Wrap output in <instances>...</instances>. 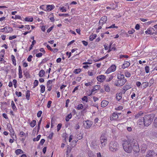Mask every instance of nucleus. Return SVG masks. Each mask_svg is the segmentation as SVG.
I'll return each mask as SVG.
<instances>
[{
    "label": "nucleus",
    "instance_id": "f257e3e1",
    "mask_svg": "<svg viewBox=\"0 0 157 157\" xmlns=\"http://www.w3.org/2000/svg\"><path fill=\"white\" fill-rule=\"evenodd\" d=\"M122 145L124 150L127 153H131L133 150L135 152L140 151L139 145L136 141L124 139L122 140Z\"/></svg>",
    "mask_w": 157,
    "mask_h": 157
},
{
    "label": "nucleus",
    "instance_id": "f03ea898",
    "mask_svg": "<svg viewBox=\"0 0 157 157\" xmlns=\"http://www.w3.org/2000/svg\"><path fill=\"white\" fill-rule=\"evenodd\" d=\"M117 80L114 83V85L117 86H121L124 85L127 82L124 75L121 74H118L117 76Z\"/></svg>",
    "mask_w": 157,
    "mask_h": 157
},
{
    "label": "nucleus",
    "instance_id": "7ed1b4c3",
    "mask_svg": "<svg viewBox=\"0 0 157 157\" xmlns=\"http://www.w3.org/2000/svg\"><path fill=\"white\" fill-rule=\"evenodd\" d=\"M154 117V115L152 114L145 115L143 117L144 126H149L153 121Z\"/></svg>",
    "mask_w": 157,
    "mask_h": 157
},
{
    "label": "nucleus",
    "instance_id": "20e7f679",
    "mask_svg": "<svg viewBox=\"0 0 157 157\" xmlns=\"http://www.w3.org/2000/svg\"><path fill=\"white\" fill-rule=\"evenodd\" d=\"M109 147L111 151L115 152L119 150L120 145L117 141L113 140L110 141L109 144Z\"/></svg>",
    "mask_w": 157,
    "mask_h": 157
},
{
    "label": "nucleus",
    "instance_id": "39448f33",
    "mask_svg": "<svg viewBox=\"0 0 157 157\" xmlns=\"http://www.w3.org/2000/svg\"><path fill=\"white\" fill-rule=\"evenodd\" d=\"M107 21V17L106 16H104L101 18L99 22L98 27L96 29L97 32H99V30L102 28L103 25L106 23Z\"/></svg>",
    "mask_w": 157,
    "mask_h": 157
},
{
    "label": "nucleus",
    "instance_id": "423d86ee",
    "mask_svg": "<svg viewBox=\"0 0 157 157\" xmlns=\"http://www.w3.org/2000/svg\"><path fill=\"white\" fill-rule=\"evenodd\" d=\"M7 128L8 130L10 133V135L11 137L13 136H15L17 138V136L15 134V132L14 130L13 129L11 124L10 123H8L7 124Z\"/></svg>",
    "mask_w": 157,
    "mask_h": 157
},
{
    "label": "nucleus",
    "instance_id": "0eeeda50",
    "mask_svg": "<svg viewBox=\"0 0 157 157\" xmlns=\"http://www.w3.org/2000/svg\"><path fill=\"white\" fill-rule=\"evenodd\" d=\"M107 140V138L104 135H101L100 138V141L102 147H104L105 146Z\"/></svg>",
    "mask_w": 157,
    "mask_h": 157
},
{
    "label": "nucleus",
    "instance_id": "6e6552de",
    "mask_svg": "<svg viewBox=\"0 0 157 157\" xmlns=\"http://www.w3.org/2000/svg\"><path fill=\"white\" fill-rule=\"evenodd\" d=\"M117 67L115 64H112L106 70L105 74H108L109 73L114 72L116 69Z\"/></svg>",
    "mask_w": 157,
    "mask_h": 157
},
{
    "label": "nucleus",
    "instance_id": "1a4fd4ad",
    "mask_svg": "<svg viewBox=\"0 0 157 157\" xmlns=\"http://www.w3.org/2000/svg\"><path fill=\"white\" fill-rule=\"evenodd\" d=\"M13 30V28L9 26H6L0 29V32L3 33H10Z\"/></svg>",
    "mask_w": 157,
    "mask_h": 157
},
{
    "label": "nucleus",
    "instance_id": "9d476101",
    "mask_svg": "<svg viewBox=\"0 0 157 157\" xmlns=\"http://www.w3.org/2000/svg\"><path fill=\"white\" fill-rule=\"evenodd\" d=\"M93 124L92 122L90 121L87 120L83 121V124L84 128L88 129L90 128Z\"/></svg>",
    "mask_w": 157,
    "mask_h": 157
},
{
    "label": "nucleus",
    "instance_id": "9b49d317",
    "mask_svg": "<svg viewBox=\"0 0 157 157\" xmlns=\"http://www.w3.org/2000/svg\"><path fill=\"white\" fill-rule=\"evenodd\" d=\"M157 155V153L152 150H149L147 152L146 157H154L155 155Z\"/></svg>",
    "mask_w": 157,
    "mask_h": 157
},
{
    "label": "nucleus",
    "instance_id": "f8f14e48",
    "mask_svg": "<svg viewBox=\"0 0 157 157\" xmlns=\"http://www.w3.org/2000/svg\"><path fill=\"white\" fill-rule=\"evenodd\" d=\"M100 86L99 85L94 86L91 91V94H94L97 92V91L100 89Z\"/></svg>",
    "mask_w": 157,
    "mask_h": 157
},
{
    "label": "nucleus",
    "instance_id": "ddd939ff",
    "mask_svg": "<svg viewBox=\"0 0 157 157\" xmlns=\"http://www.w3.org/2000/svg\"><path fill=\"white\" fill-rule=\"evenodd\" d=\"M106 77L104 75H98L97 77V80L101 82H103L105 79Z\"/></svg>",
    "mask_w": 157,
    "mask_h": 157
},
{
    "label": "nucleus",
    "instance_id": "4468645a",
    "mask_svg": "<svg viewBox=\"0 0 157 157\" xmlns=\"http://www.w3.org/2000/svg\"><path fill=\"white\" fill-rule=\"evenodd\" d=\"M118 118V116L116 112H114L110 117V119L111 121H116Z\"/></svg>",
    "mask_w": 157,
    "mask_h": 157
},
{
    "label": "nucleus",
    "instance_id": "2eb2a0df",
    "mask_svg": "<svg viewBox=\"0 0 157 157\" xmlns=\"http://www.w3.org/2000/svg\"><path fill=\"white\" fill-rule=\"evenodd\" d=\"M116 50V44H113V43L111 42L109 44L108 52H109L112 51H115Z\"/></svg>",
    "mask_w": 157,
    "mask_h": 157
},
{
    "label": "nucleus",
    "instance_id": "dca6fc26",
    "mask_svg": "<svg viewBox=\"0 0 157 157\" xmlns=\"http://www.w3.org/2000/svg\"><path fill=\"white\" fill-rule=\"evenodd\" d=\"M83 135L81 133H80L77 135L76 137V140H73L72 141V142L73 143H75L76 144L79 140H81L83 138ZM75 145H76V144L74 145V146H75Z\"/></svg>",
    "mask_w": 157,
    "mask_h": 157
},
{
    "label": "nucleus",
    "instance_id": "f3484780",
    "mask_svg": "<svg viewBox=\"0 0 157 157\" xmlns=\"http://www.w3.org/2000/svg\"><path fill=\"white\" fill-rule=\"evenodd\" d=\"M55 8L53 5H46V11L49 12L53 10Z\"/></svg>",
    "mask_w": 157,
    "mask_h": 157
},
{
    "label": "nucleus",
    "instance_id": "a211bd4d",
    "mask_svg": "<svg viewBox=\"0 0 157 157\" xmlns=\"http://www.w3.org/2000/svg\"><path fill=\"white\" fill-rule=\"evenodd\" d=\"M130 65V63L128 61H124V63L122 65V67L123 69H125L128 67Z\"/></svg>",
    "mask_w": 157,
    "mask_h": 157
},
{
    "label": "nucleus",
    "instance_id": "6ab92c4d",
    "mask_svg": "<svg viewBox=\"0 0 157 157\" xmlns=\"http://www.w3.org/2000/svg\"><path fill=\"white\" fill-rule=\"evenodd\" d=\"M109 104V101L105 100H103L101 103V106L102 107H106Z\"/></svg>",
    "mask_w": 157,
    "mask_h": 157
},
{
    "label": "nucleus",
    "instance_id": "aec40b11",
    "mask_svg": "<svg viewBox=\"0 0 157 157\" xmlns=\"http://www.w3.org/2000/svg\"><path fill=\"white\" fill-rule=\"evenodd\" d=\"M140 148L141 151L144 152L147 148V145L146 144L143 143L142 144Z\"/></svg>",
    "mask_w": 157,
    "mask_h": 157
},
{
    "label": "nucleus",
    "instance_id": "412c9836",
    "mask_svg": "<svg viewBox=\"0 0 157 157\" xmlns=\"http://www.w3.org/2000/svg\"><path fill=\"white\" fill-rule=\"evenodd\" d=\"M18 75L19 78H22L23 76L22 75V70L21 69V67L20 66H19L18 67Z\"/></svg>",
    "mask_w": 157,
    "mask_h": 157
},
{
    "label": "nucleus",
    "instance_id": "4be33fe9",
    "mask_svg": "<svg viewBox=\"0 0 157 157\" xmlns=\"http://www.w3.org/2000/svg\"><path fill=\"white\" fill-rule=\"evenodd\" d=\"M132 87V86L131 85H126L124 86L123 88V90L124 92H125L127 90L130 89Z\"/></svg>",
    "mask_w": 157,
    "mask_h": 157
},
{
    "label": "nucleus",
    "instance_id": "5701e85b",
    "mask_svg": "<svg viewBox=\"0 0 157 157\" xmlns=\"http://www.w3.org/2000/svg\"><path fill=\"white\" fill-rule=\"evenodd\" d=\"M11 106L14 112L17 111V109L13 101H11Z\"/></svg>",
    "mask_w": 157,
    "mask_h": 157
},
{
    "label": "nucleus",
    "instance_id": "b1692460",
    "mask_svg": "<svg viewBox=\"0 0 157 157\" xmlns=\"http://www.w3.org/2000/svg\"><path fill=\"white\" fill-rule=\"evenodd\" d=\"M154 30L153 28H149L145 32V33L146 34H151L152 33V31Z\"/></svg>",
    "mask_w": 157,
    "mask_h": 157
},
{
    "label": "nucleus",
    "instance_id": "393cba45",
    "mask_svg": "<svg viewBox=\"0 0 157 157\" xmlns=\"http://www.w3.org/2000/svg\"><path fill=\"white\" fill-rule=\"evenodd\" d=\"M11 57L13 64L14 66H16L17 65L16 60L14 56L13 55H11Z\"/></svg>",
    "mask_w": 157,
    "mask_h": 157
},
{
    "label": "nucleus",
    "instance_id": "a878e982",
    "mask_svg": "<svg viewBox=\"0 0 157 157\" xmlns=\"http://www.w3.org/2000/svg\"><path fill=\"white\" fill-rule=\"evenodd\" d=\"M137 123L139 125H144V121L143 117H141V118L139 119L137 121Z\"/></svg>",
    "mask_w": 157,
    "mask_h": 157
},
{
    "label": "nucleus",
    "instance_id": "bb28decb",
    "mask_svg": "<svg viewBox=\"0 0 157 157\" xmlns=\"http://www.w3.org/2000/svg\"><path fill=\"white\" fill-rule=\"evenodd\" d=\"M25 21L32 22L33 21V18L32 17H26L24 19Z\"/></svg>",
    "mask_w": 157,
    "mask_h": 157
},
{
    "label": "nucleus",
    "instance_id": "cd10ccee",
    "mask_svg": "<svg viewBox=\"0 0 157 157\" xmlns=\"http://www.w3.org/2000/svg\"><path fill=\"white\" fill-rule=\"evenodd\" d=\"M24 153V151L22 150L21 149H17L15 150V153L16 154L18 155L20 154H22Z\"/></svg>",
    "mask_w": 157,
    "mask_h": 157
},
{
    "label": "nucleus",
    "instance_id": "c85d7f7f",
    "mask_svg": "<svg viewBox=\"0 0 157 157\" xmlns=\"http://www.w3.org/2000/svg\"><path fill=\"white\" fill-rule=\"evenodd\" d=\"M4 55H0V62L1 63H3L5 64V63L6 62V61L4 60Z\"/></svg>",
    "mask_w": 157,
    "mask_h": 157
},
{
    "label": "nucleus",
    "instance_id": "c756f323",
    "mask_svg": "<svg viewBox=\"0 0 157 157\" xmlns=\"http://www.w3.org/2000/svg\"><path fill=\"white\" fill-rule=\"evenodd\" d=\"M122 94L121 93H117L116 94V99L118 101L120 100L122 98Z\"/></svg>",
    "mask_w": 157,
    "mask_h": 157
},
{
    "label": "nucleus",
    "instance_id": "7c9ffc66",
    "mask_svg": "<svg viewBox=\"0 0 157 157\" xmlns=\"http://www.w3.org/2000/svg\"><path fill=\"white\" fill-rule=\"evenodd\" d=\"M29 124L31 127L33 128L36 124V121L35 120H33L29 123Z\"/></svg>",
    "mask_w": 157,
    "mask_h": 157
},
{
    "label": "nucleus",
    "instance_id": "2f4dec72",
    "mask_svg": "<svg viewBox=\"0 0 157 157\" xmlns=\"http://www.w3.org/2000/svg\"><path fill=\"white\" fill-rule=\"evenodd\" d=\"M144 114V113L142 111L136 114L135 116V118L136 119H137L139 118L140 117V116H141L143 114Z\"/></svg>",
    "mask_w": 157,
    "mask_h": 157
},
{
    "label": "nucleus",
    "instance_id": "473e14b6",
    "mask_svg": "<svg viewBox=\"0 0 157 157\" xmlns=\"http://www.w3.org/2000/svg\"><path fill=\"white\" fill-rule=\"evenodd\" d=\"M30 94L29 90H27L25 93V97L26 99L29 101L30 99Z\"/></svg>",
    "mask_w": 157,
    "mask_h": 157
},
{
    "label": "nucleus",
    "instance_id": "72a5a7b5",
    "mask_svg": "<svg viewBox=\"0 0 157 157\" xmlns=\"http://www.w3.org/2000/svg\"><path fill=\"white\" fill-rule=\"evenodd\" d=\"M45 74V71L42 70H41L40 71L38 74V75L40 77H44V74Z\"/></svg>",
    "mask_w": 157,
    "mask_h": 157
},
{
    "label": "nucleus",
    "instance_id": "f704fd0d",
    "mask_svg": "<svg viewBox=\"0 0 157 157\" xmlns=\"http://www.w3.org/2000/svg\"><path fill=\"white\" fill-rule=\"evenodd\" d=\"M55 81V79L54 78L52 80H49L48 81L47 83V85H52L53 82H54Z\"/></svg>",
    "mask_w": 157,
    "mask_h": 157
},
{
    "label": "nucleus",
    "instance_id": "c9c22d12",
    "mask_svg": "<svg viewBox=\"0 0 157 157\" xmlns=\"http://www.w3.org/2000/svg\"><path fill=\"white\" fill-rule=\"evenodd\" d=\"M96 36L97 35L96 34L92 33L90 36V40L92 41L96 38Z\"/></svg>",
    "mask_w": 157,
    "mask_h": 157
},
{
    "label": "nucleus",
    "instance_id": "e433bc0d",
    "mask_svg": "<svg viewBox=\"0 0 157 157\" xmlns=\"http://www.w3.org/2000/svg\"><path fill=\"white\" fill-rule=\"evenodd\" d=\"M93 81H91L87 82H85L84 84L86 86H92L93 85Z\"/></svg>",
    "mask_w": 157,
    "mask_h": 157
},
{
    "label": "nucleus",
    "instance_id": "4c0bfd02",
    "mask_svg": "<svg viewBox=\"0 0 157 157\" xmlns=\"http://www.w3.org/2000/svg\"><path fill=\"white\" fill-rule=\"evenodd\" d=\"M72 117V114L70 113L68 114L67 116L66 117L65 120L66 121L68 122L69 121V120L71 119Z\"/></svg>",
    "mask_w": 157,
    "mask_h": 157
},
{
    "label": "nucleus",
    "instance_id": "58836bf2",
    "mask_svg": "<svg viewBox=\"0 0 157 157\" xmlns=\"http://www.w3.org/2000/svg\"><path fill=\"white\" fill-rule=\"evenodd\" d=\"M40 91L41 93H43L45 91V86L43 85H41L40 86Z\"/></svg>",
    "mask_w": 157,
    "mask_h": 157
},
{
    "label": "nucleus",
    "instance_id": "ea45409f",
    "mask_svg": "<svg viewBox=\"0 0 157 157\" xmlns=\"http://www.w3.org/2000/svg\"><path fill=\"white\" fill-rule=\"evenodd\" d=\"M82 71L81 69L80 68H78L75 69L73 71V73L75 74H78L80 73Z\"/></svg>",
    "mask_w": 157,
    "mask_h": 157
},
{
    "label": "nucleus",
    "instance_id": "a19ab883",
    "mask_svg": "<svg viewBox=\"0 0 157 157\" xmlns=\"http://www.w3.org/2000/svg\"><path fill=\"white\" fill-rule=\"evenodd\" d=\"M142 86L144 88H146L148 86H149V83L147 82H144L142 84Z\"/></svg>",
    "mask_w": 157,
    "mask_h": 157
},
{
    "label": "nucleus",
    "instance_id": "79ce46f5",
    "mask_svg": "<svg viewBox=\"0 0 157 157\" xmlns=\"http://www.w3.org/2000/svg\"><path fill=\"white\" fill-rule=\"evenodd\" d=\"M42 117H41L40 120H39L38 122V125H37V132H38L40 129V126L41 124V121H42Z\"/></svg>",
    "mask_w": 157,
    "mask_h": 157
},
{
    "label": "nucleus",
    "instance_id": "37998d69",
    "mask_svg": "<svg viewBox=\"0 0 157 157\" xmlns=\"http://www.w3.org/2000/svg\"><path fill=\"white\" fill-rule=\"evenodd\" d=\"M104 87L106 92H109L110 91V87L108 85H105L104 86Z\"/></svg>",
    "mask_w": 157,
    "mask_h": 157
},
{
    "label": "nucleus",
    "instance_id": "c03bdc74",
    "mask_svg": "<svg viewBox=\"0 0 157 157\" xmlns=\"http://www.w3.org/2000/svg\"><path fill=\"white\" fill-rule=\"evenodd\" d=\"M84 105L83 104H81L78 105L76 108V109L78 110H81L83 109Z\"/></svg>",
    "mask_w": 157,
    "mask_h": 157
},
{
    "label": "nucleus",
    "instance_id": "a18cd8bd",
    "mask_svg": "<svg viewBox=\"0 0 157 157\" xmlns=\"http://www.w3.org/2000/svg\"><path fill=\"white\" fill-rule=\"evenodd\" d=\"M124 74L125 76L126 77L129 78L131 76V73L127 71H125Z\"/></svg>",
    "mask_w": 157,
    "mask_h": 157
},
{
    "label": "nucleus",
    "instance_id": "49530a36",
    "mask_svg": "<svg viewBox=\"0 0 157 157\" xmlns=\"http://www.w3.org/2000/svg\"><path fill=\"white\" fill-rule=\"evenodd\" d=\"M88 155L89 157H96L93 152L91 151L88 152Z\"/></svg>",
    "mask_w": 157,
    "mask_h": 157
},
{
    "label": "nucleus",
    "instance_id": "de8ad7c7",
    "mask_svg": "<svg viewBox=\"0 0 157 157\" xmlns=\"http://www.w3.org/2000/svg\"><path fill=\"white\" fill-rule=\"evenodd\" d=\"M11 18L12 19H21V16L20 15H15V17L12 16L11 17Z\"/></svg>",
    "mask_w": 157,
    "mask_h": 157
},
{
    "label": "nucleus",
    "instance_id": "09e8293b",
    "mask_svg": "<svg viewBox=\"0 0 157 157\" xmlns=\"http://www.w3.org/2000/svg\"><path fill=\"white\" fill-rule=\"evenodd\" d=\"M117 28L118 27L116 26L115 24H113L112 25H111V26L108 27H106L105 28L106 29H111V28Z\"/></svg>",
    "mask_w": 157,
    "mask_h": 157
},
{
    "label": "nucleus",
    "instance_id": "8fccbe9b",
    "mask_svg": "<svg viewBox=\"0 0 157 157\" xmlns=\"http://www.w3.org/2000/svg\"><path fill=\"white\" fill-rule=\"evenodd\" d=\"M41 137V135H38L36 138H34L33 139V140L34 142L37 141L39 140Z\"/></svg>",
    "mask_w": 157,
    "mask_h": 157
},
{
    "label": "nucleus",
    "instance_id": "3c124183",
    "mask_svg": "<svg viewBox=\"0 0 157 157\" xmlns=\"http://www.w3.org/2000/svg\"><path fill=\"white\" fill-rule=\"evenodd\" d=\"M82 100L83 101H85L86 102H88V97L86 96H84L83 97H82Z\"/></svg>",
    "mask_w": 157,
    "mask_h": 157
},
{
    "label": "nucleus",
    "instance_id": "603ef678",
    "mask_svg": "<svg viewBox=\"0 0 157 157\" xmlns=\"http://www.w3.org/2000/svg\"><path fill=\"white\" fill-rule=\"evenodd\" d=\"M154 80L153 78H151L148 83H149V87L151 86L154 83Z\"/></svg>",
    "mask_w": 157,
    "mask_h": 157
},
{
    "label": "nucleus",
    "instance_id": "864d4df0",
    "mask_svg": "<svg viewBox=\"0 0 157 157\" xmlns=\"http://www.w3.org/2000/svg\"><path fill=\"white\" fill-rule=\"evenodd\" d=\"M39 82L37 80H35L33 83L34 87H36L38 85Z\"/></svg>",
    "mask_w": 157,
    "mask_h": 157
},
{
    "label": "nucleus",
    "instance_id": "5fc2aeb1",
    "mask_svg": "<svg viewBox=\"0 0 157 157\" xmlns=\"http://www.w3.org/2000/svg\"><path fill=\"white\" fill-rule=\"evenodd\" d=\"M62 124L61 123H59L58 124L57 126V132H59L62 126Z\"/></svg>",
    "mask_w": 157,
    "mask_h": 157
},
{
    "label": "nucleus",
    "instance_id": "6e6d98bb",
    "mask_svg": "<svg viewBox=\"0 0 157 157\" xmlns=\"http://www.w3.org/2000/svg\"><path fill=\"white\" fill-rule=\"evenodd\" d=\"M123 109V107L122 106L120 105L115 108L116 110H120L122 109Z\"/></svg>",
    "mask_w": 157,
    "mask_h": 157
},
{
    "label": "nucleus",
    "instance_id": "4d7b16f0",
    "mask_svg": "<svg viewBox=\"0 0 157 157\" xmlns=\"http://www.w3.org/2000/svg\"><path fill=\"white\" fill-rule=\"evenodd\" d=\"M47 88H48L47 91H50L52 89V85H47Z\"/></svg>",
    "mask_w": 157,
    "mask_h": 157
},
{
    "label": "nucleus",
    "instance_id": "13d9d810",
    "mask_svg": "<svg viewBox=\"0 0 157 157\" xmlns=\"http://www.w3.org/2000/svg\"><path fill=\"white\" fill-rule=\"evenodd\" d=\"M15 94L18 97H20L22 95V93L21 92H18L16 91L15 92Z\"/></svg>",
    "mask_w": 157,
    "mask_h": 157
},
{
    "label": "nucleus",
    "instance_id": "bf43d9fd",
    "mask_svg": "<svg viewBox=\"0 0 157 157\" xmlns=\"http://www.w3.org/2000/svg\"><path fill=\"white\" fill-rule=\"evenodd\" d=\"M145 72L147 73H149V70H150L149 67V66H146L145 67Z\"/></svg>",
    "mask_w": 157,
    "mask_h": 157
},
{
    "label": "nucleus",
    "instance_id": "052dcab7",
    "mask_svg": "<svg viewBox=\"0 0 157 157\" xmlns=\"http://www.w3.org/2000/svg\"><path fill=\"white\" fill-rule=\"evenodd\" d=\"M60 11L63 12H66L67 10L66 8H64V7L62 6L60 8Z\"/></svg>",
    "mask_w": 157,
    "mask_h": 157
},
{
    "label": "nucleus",
    "instance_id": "680f3d73",
    "mask_svg": "<svg viewBox=\"0 0 157 157\" xmlns=\"http://www.w3.org/2000/svg\"><path fill=\"white\" fill-rule=\"evenodd\" d=\"M43 55V54L41 52H39L38 53H37L36 55V56L37 57H41Z\"/></svg>",
    "mask_w": 157,
    "mask_h": 157
},
{
    "label": "nucleus",
    "instance_id": "e2e57ef3",
    "mask_svg": "<svg viewBox=\"0 0 157 157\" xmlns=\"http://www.w3.org/2000/svg\"><path fill=\"white\" fill-rule=\"evenodd\" d=\"M17 36L16 35H13L12 36H10L9 37V40H12L13 39H15L17 37Z\"/></svg>",
    "mask_w": 157,
    "mask_h": 157
},
{
    "label": "nucleus",
    "instance_id": "0e129e2a",
    "mask_svg": "<svg viewBox=\"0 0 157 157\" xmlns=\"http://www.w3.org/2000/svg\"><path fill=\"white\" fill-rule=\"evenodd\" d=\"M13 82L14 85V87L15 88H16L17 87V81L16 79H13Z\"/></svg>",
    "mask_w": 157,
    "mask_h": 157
},
{
    "label": "nucleus",
    "instance_id": "69168bd1",
    "mask_svg": "<svg viewBox=\"0 0 157 157\" xmlns=\"http://www.w3.org/2000/svg\"><path fill=\"white\" fill-rule=\"evenodd\" d=\"M154 124L155 127L157 128V117L155 118L154 121Z\"/></svg>",
    "mask_w": 157,
    "mask_h": 157
},
{
    "label": "nucleus",
    "instance_id": "338daca9",
    "mask_svg": "<svg viewBox=\"0 0 157 157\" xmlns=\"http://www.w3.org/2000/svg\"><path fill=\"white\" fill-rule=\"evenodd\" d=\"M54 27V26L52 25L51 27L49 28L48 29V30H47V33H50L52 30V29H53Z\"/></svg>",
    "mask_w": 157,
    "mask_h": 157
},
{
    "label": "nucleus",
    "instance_id": "774afa93",
    "mask_svg": "<svg viewBox=\"0 0 157 157\" xmlns=\"http://www.w3.org/2000/svg\"><path fill=\"white\" fill-rule=\"evenodd\" d=\"M42 112L41 111H39L37 114V117H40L42 114Z\"/></svg>",
    "mask_w": 157,
    "mask_h": 157
}]
</instances>
